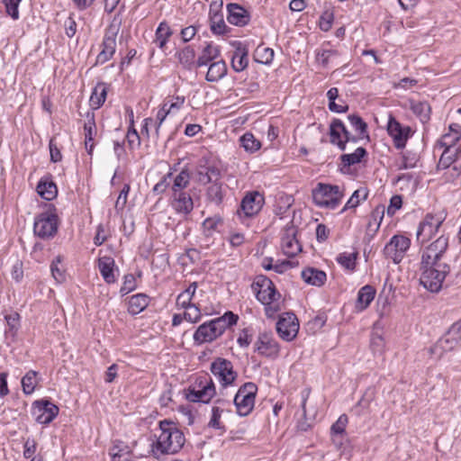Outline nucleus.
Wrapping results in <instances>:
<instances>
[{
  "label": "nucleus",
  "instance_id": "1",
  "mask_svg": "<svg viewBox=\"0 0 461 461\" xmlns=\"http://www.w3.org/2000/svg\"><path fill=\"white\" fill-rule=\"evenodd\" d=\"M448 238L441 235L420 251V282L429 291L438 293L442 287L450 266L446 262Z\"/></svg>",
  "mask_w": 461,
  "mask_h": 461
},
{
  "label": "nucleus",
  "instance_id": "2",
  "mask_svg": "<svg viewBox=\"0 0 461 461\" xmlns=\"http://www.w3.org/2000/svg\"><path fill=\"white\" fill-rule=\"evenodd\" d=\"M160 434L158 436L156 442L151 444V452L157 457L158 453L176 454L184 446L185 438L184 433L169 420L159 421Z\"/></svg>",
  "mask_w": 461,
  "mask_h": 461
},
{
  "label": "nucleus",
  "instance_id": "3",
  "mask_svg": "<svg viewBox=\"0 0 461 461\" xmlns=\"http://www.w3.org/2000/svg\"><path fill=\"white\" fill-rule=\"evenodd\" d=\"M238 321L239 316L228 311L221 317L203 322L194 333V344L202 345L212 342L221 337L228 328L235 325Z\"/></svg>",
  "mask_w": 461,
  "mask_h": 461
},
{
  "label": "nucleus",
  "instance_id": "4",
  "mask_svg": "<svg viewBox=\"0 0 461 461\" xmlns=\"http://www.w3.org/2000/svg\"><path fill=\"white\" fill-rule=\"evenodd\" d=\"M59 217L53 204H48L47 210L35 217L33 232L41 239L53 238L58 232Z\"/></svg>",
  "mask_w": 461,
  "mask_h": 461
},
{
  "label": "nucleus",
  "instance_id": "5",
  "mask_svg": "<svg viewBox=\"0 0 461 461\" xmlns=\"http://www.w3.org/2000/svg\"><path fill=\"white\" fill-rule=\"evenodd\" d=\"M343 193L339 185L318 183L312 190V199L319 207L336 209L341 202Z\"/></svg>",
  "mask_w": 461,
  "mask_h": 461
},
{
  "label": "nucleus",
  "instance_id": "6",
  "mask_svg": "<svg viewBox=\"0 0 461 461\" xmlns=\"http://www.w3.org/2000/svg\"><path fill=\"white\" fill-rule=\"evenodd\" d=\"M185 398L191 402L209 403L216 394L213 381L206 376L196 378L194 384L185 390Z\"/></svg>",
  "mask_w": 461,
  "mask_h": 461
},
{
  "label": "nucleus",
  "instance_id": "7",
  "mask_svg": "<svg viewBox=\"0 0 461 461\" xmlns=\"http://www.w3.org/2000/svg\"><path fill=\"white\" fill-rule=\"evenodd\" d=\"M257 393L258 386L253 382H247L239 388L233 399L238 415L245 417L253 411Z\"/></svg>",
  "mask_w": 461,
  "mask_h": 461
},
{
  "label": "nucleus",
  "instance_id": "8",
  "mask_svg": "<svg viewBox=\"0 0 461 461\" xmlns=\"http://www.w3.org/2000/svg\"><path fill=\"white\" fill-rule=\"evenodd\" d=\"M251 287L256 294L257 300L262 304L273 303L281 297L272 280L264 275L257 276Z\"/></svg>",
  "mask_w": 461,
  "mask_h": 461
},
{
  "label": "nucleus",
  "instance_id": "9",
  "mask_svg": "<svg viewBox=\"0 0 461 461\" xmlns=\"http://www.w3.org/2000/svg\"><path fill=\"white\" fill-rule=\"evenodd\" d=\"M210 370L223 388L232 385L238 378L232 362L226 358H215L211 364Z\"/></svg>",
  "mask_w": 461,
  "mask_h": 461
},
{
  "label": "nucleus",
  "instance_id": "10",
  "mask_svg": "<svg viewBox=\"0 0 461 461\" xmlns=\"http://www.w3.org/2000/svg\"><path fill=\"white\" fill-rule=\"evenodd\" d=\"M59 408L49 399L34 401L32 405V414L36 422L48 425L59 415Z\"/></svg>",
  "mask_w": 461,
  "mask_h": 461
},
{
  "label": "nucleus",
  "instance_id": "11",
  "mask_svg": "<svg viewBox=\"0 0 461 461\" xmlns=\"http://www.w3.org/2000/svg\"><path fill=\"white\" fill-rule=\"evenodd\" d=\"M411 240L403 235H394L384 249V255L386 258L393 260L394 264H399L406 251L410 249Z\"/></svg>",
  "mask_w": 461,
  "mask_h": 461
},
{
  "label": "nucleus",
  "instance_id": "12",
  "mask_svg": "<svg viewBox=\"0 0 461 461\" xmlns=\"http://www.w3.org/2000/svg\"><path fill=\"white\" fill-rule=\"evenodd\" d=\"M119 32V26L111 24L104 32L103 42L101 44L102 50L96 57L95 65H103L109 61L115 53L116 38Z\"/></svg>",
  "mask_w": 461,
  "mask_h": 461
},
{
  "label": "nucleus",
  "instance_id": "13",
  "mask_svg": "<svg viewBox=\"0 0 461 461\" xmlns=\"http://www.w3.org/2000/svg\"><path fill=\"white\" fill-rule=\"evenodd\" d=\"M276 332L285 341H292L299 330V321L293 312H285L280 315L276 322Z\"/></svg>",
  "mask_w": 461,
  "mask_h": 461
},
{
  "label": "nucleus",
  "instance_id": "14",
  "mask_svg": "<svg viewBox=\"0 0 461 461\" xmlns=\"http://www.w3.org/2000/svg\"><path fill=\"white\" fill-rule=\"evenodd\" d=\"M386 129L389 136L393 138L394 147L398 149H403L411 137V127L402 125L393 114H389Z\"/></svg>",
  "mask_w": 461,
  "mask_h": 461
},
{
  "label": "nucleus",
  "instance_id": "15",
  "mask_svg": "<svg viewBox=\"0 0 461 461\" xmlns=\"http://www.w3.org/2000/svg\"><path fill=\"white\" fill-rule=\"evenodd\" d=\"M297 228L291 221L282 230L281 247L285 255L289 258L296 256L302 247L296 239Z\"/></svg>",
  "mask_w": 461,
  "mask_h": 461
},
{
  "label": "nucleus",
  "instance_id": "16",
  "mask_svg": "<svg viewBox=\"0 0 461 461\" xmlns=\"http://www.w3.org/2000/svg\"><path fill=\"white\" fill-rule=\"evenodd\" d=\"M442 221L440 217L428 213L419 224L416 233L418 242L423 244L429 240L438 232Z\"/></svg>",
  "mask_w": 461,
  "mask_h": 461
},
{
  "label": "nucleus",
  "instance_id": "17",
  "mask_svg": "<svg viewBox=\"0 0 461 461\" xmlns=\"http://www.w3.org/2000/svg\"><path fill=\"white\" fill-rule=\"evenodd\" d=\"M265 203L264 195L258 192H249L241 200L238 212H243L246 217H252L258 214Z\"/></svg>",
  "mask_w": 461,
  "mask_h": 461
},
{
  "label": "nucleus",
  "instance_id": "18",
  "mask_svg": "<svg viewBox=\"0 0 461 461\" xmlns=\"http://www.w3.org/2000/svg\"><path fill=\"white\" fill-rule=\"evenodd\" d=\"M255 351L263 357L276 358L279 355L280 347L271 333L264 332L258 337L255 343Z\"/></svg>",
  "mask_w": 461,
  "mask_h": 461
},
{
  "label": "nucleus",
  "instance_id": "19",
  "mask_svg": "<svg viewBox=\"0 0 461 461\" xmlns=\"http://www.w3.org/2000/svg\"><path fill=\"white\" fill-rule=\"evenodd\" d=\"M171 205L177 213L188 215L194 209V201L185 191L174 192L171 195Z\"/></svg>",
  "mask_w": 461,
  "mask_h": 461
},
{
  "label": "nucleus",
  "instance_id": "20",
  "mask_svg": "<svg viewBox=\"0 0 461 461\" xmlns=\"http://www.w3.org/2000/svg\"><path fill=\"white\" fill-rule=\"evenodd\" d=\"M227 12V20L230 24L243 27L250 22L249 12L239 4H228Z\"/></svg>",
  "mask_w": 461,
  "mask_h": 461
},
{
  "label": "nucleus",
  "instance_id": "21",
  "mask_svg": "<svg viewBox=\"0 0 461 461\" xmlns=\"http://www.w3.org/2000/svg\"><path fill=\"white\" fill-rule=\"evenodd\" d=\"M349 131L340 119H333L330 124L329 134L331 144L336 145L340 150H345L342 139L349 135Z\"/></svg>",
  "mask_w": 461,
  "mask_h": 461
},
{
  "label": "nucleus",
  "instance_id": "22",
  "mask_svg": "<svg viewBox=\"0 0 461 461\" xmlns=\"http://www.w3.org/2000/svg\"><path fill=\"white\" fill-rule=\"evenodd\" d=\"M225 187H227V185H225L221 181H213L211 183L210 185L206 188V201L218 207L221 206L226 194Z\"/></svg>",
  "mask_w": 461,
  "mask_h": 461
},
{
  "label": "nucleus",
  "instance_id": "23",
  "mask_svg": "<svg viewBox=\"0 0 461 461\" xmlns=\"http://www.w3.org/2000/svg\"><path fill=\"white\" fill-rule=\"evenodd\" d=\"M233 45L236 49L231 59V68L236 72H241L249 65V50L240 41H234Z\"/></svg>",
  "mask_w": 461,
  "mask_h": 461
},
{
  "label": "nucleus",
  "instance_id": "24",
  "mask_svg": "<svg viewBox=\"0 0 461 461\" xmlns=\"http://www.w3.org/2000/svg\"><path fill=\"white\" fill-rule=\"evenodd\" d=\"M459 341L456 340L453 337L449 336L447 332L440 338L437 343L430 348L429 351L431 355H438L440 357L444 352L453 350Z\"/></svg>",
  "mask_w": 461,
  "mask_h": 461
},
{
  "label": "nucleus",
  "instance_id": "25",
  "mask_svg": "<svg viewBox=\"0 0 461 461\" xmlns=\"http://www.w3.org/2000/svg\"><path fill=\"white\" fill-rule=\"evenodd\" d=\"M301 276L305 283L315 286L323 285L327 279V276L324 271L314 267H307L303 269Z\"/></svg>",
  "mask_w": 461,
  "mask_h": 461
},
{
  "label": "nucleus",
  "instance_id": "26",
  "mask_svg": "<svg viewBox=\"0 0 461 461\" xmlns=\"http://www.w3.org/2000/svg\"><path fill=\"white\" fill-rule=\"evenodd\" d=\"M37 193L46 201H51L58 194L56 184L50 177H42L37 185Z\"/></svg>",
  "mask_w": 461,
  "mask_h": 461
},
{
  "label": "nucleus",
  "instance_id": "27",
  "mask_svg": "<svg viewBox=\"0 0 461 461\" xmlns=\"http://www.w3.org/2000/svg\"><path fill=\"white\" fill-rule=\"evenodd\" d=\"M150 298L146 294H137L129 298L128 312L131 315H137L143 312L149 305Z\"/></svg>",
  "mask_w": 461,
  "mask_h": 461
},
{
  "label": "nucleus",
  "instance_id": "28",
  "mask_svg": "<svg viewBox=\"0 0 461 461\" xmlns=\"http://www.w3.org/2000/svg\"><path fill=\"white\" fill-rule=\"evenodd\" d=\"M221 50L219 46L213 45L212 42L207 43L196 60V67L201 68L211 64L214 59L219 58Z\"/></svg>",
  "mask_w": 461,
  "mask_h": 461
},
{
  "label": "nucleus",
  "instance_id": "29",
  "mask_svg": "<svg viewBox=\"0 0 461 461\" xmlns=\"http://www.w3.org/2000/svg\"><path fill=\"white\" fill-rule=\"evenodd\" d=\"M384 214V206L377 205L371 212L366 225V236L373 238L380 228Z\"/></svg>",
  "mask_w": 461,
  "mask_h": 461
},
{
  "label": "nucleus",
  "instance_id": "30",
  "mask_svg": "<svg viewBox=\"0 0 461 461\" xmlns=\"http://www.w3.org/2000/svg\"><path fill=\"white\" fill-rule=\"evenodd\" d=\"M375 295V289L366 285L363 287H361L357 293V298L356 303V308L358 311H363L366 309L371 302L374 300Z\"/></svg>",
  "mask_w": 461,
  "mask_h": 461
},
{
  "label": "nucleus",
  "instance_id": "31",
  "mask_svg": "<svg viewBox=\"0 0 461 461\" xmlns=\"http://www.w3.org/2000/svg\"><path fill=\"white\" fill-rule=\"evenodd\" d=\"M227 74V65L223 59L213 61L209 65L205 79L208 82H217Z\"/></svg>",
  "mask_w": 461,
  "mask_h": 461
},
{
  "label": "nucleus",
  "instance_id": "32",
  "mask_svg": "<svg viewBox=\"0 0 461 461\" xmlns=\"http://www.w3.org/2000/svg\"><path fill=\"white\" fill-rule=\"evenodd\" d=\"M114 260L110 257H105L99 259L98 268L104 278V280L107 284H113L116 281L114 271Z\"/></svg>",
  "mask_w": 461,
  "mask_h": 461
},
{
  "label": "nucleus",
  "instance_id": "33",
  "mask_svg": "<svg viewBox=\"0 0 461 461\" xmlns=\"http://www.w3.org/2000/svg\"><path fill=\"white\" fill-rule=\"evenodd\" d=\"M107 85L104 82H100L95 86L89 100L93 109H98L104 104L107 95Z\"/></svg>",
  "mask_w": 461,
  "mask_h": 461
},
{
  "label": "nucleus",
  "instance_id": "34",
  "mask_svg": "<svg viewBox=\"0 0 461 461\" xmlns=\"http://www.w3.org/2000/svg\"><path fill=\"white\" fill-rule=\"evenodd\" d=\"M410 108L423 124L430 120L431 107L428 102H411Z\"/></svg>",
  "mask_w": 461,
  "mask_h": 461
},
{
  "label": "nucleus",
  "instance_id": "35",
  "mask_svg": "<svg viewBox=\"0 0 461 461\" xmlns=\"http://www.w3.org/2000/svg\"><path fill=\"white\" fill-rule=\"evenodd\" d=\"M195 51L193 47L186 46L181 51L177 53V59L180 64L185 69L192 70L196 67V61H194Z\"/></svg>",
  "mask_w": 461,
  "mask_h": 461
},
{
  "label": "nucleus",
  "instance_id": "36",
  "mask_svg": "<svg viewBox=\"0 0 461 461\" xmlns=\"http://www.w3.org/2000/svg\"><path fill=\"white\" fill-rule=\"evenodd\" d=\"M85 130V145L86 149L89 155H92L94 149V136L95 135V115L92 113L91 117L88 119V122L84 125Z\"/></svg>",
  "mask_w": 461,
  "mask_h": 461
},
{
  "label": "nucleus",
  "instance_id": "37",
  "mask_svg": "<svg viewBox=\"0 0 461 461\" xmlns=\"http://www.w3.org/2000/svg\"><path fill=\"white\" fill-rule=\"evenodd\" d=\"M172 193L185 191V189L189 185L191 180L189 170L187 168H183L175 177L172 176Z\"/></svg>",
  "mask_w": 461,
  "mask_h": 461
},
{
  "label": "nucleus",
  "instance_id": "38",
  "mask_svg": "<svg viewBox=\"0 0 461 461\" xmlns=\"http://www.w3.org/2000/svg\"><path fill=\"white\" fill-rule=\"evenodd\" d=\"M367 154L364 147H358L353 153L342 154L340 156V161L344 167H350L360 163L364 158L367 157Z\"/></svg>",
  "mask_w": 461,
  "mask_h": 461
},
{
  "label": "nucleus",
  "instance_id": "39",
  "mask_svg": "<svg viewBox=\"0 0 461 461\" xmlns=\"http://www.w3.org/2000/svg\"><path fill=\"white\" fill-rule=\"evenodd\" d=\"M38 372L34 370L28 371L22 378V388L23 392L26 395L32 394L38 384Z\"/></svg>",
  "mask_w": 461,
  "mask_h": 461
},
{
  "label": "nucleus",
  "instance_id": "40",
  "mask_svg": "<svg viewBox=\"0 0 461 461\" xmlns=\"http://www.w3.org/2000/svg\"><path fill=\"white\" fill-rule=\"evenodd\" d=\"M131 450L128 446H123L122 442L114 445L110 449L112 461H131Z\"/></svg>",
  "mask_w": 461,
  "mask_h": 461
},
{
  "label": "nucleus",
  "instance_id": "41",
  "mask_svg": "<svg viewBox=\"0 0 461 461\" xmlns=\"http://www.w3.org/2000/svg\"><path fill=\"white\" fill-rule=\"evenodd\" d=\"M240 143L248 152L253 153L261 148V142L251 132H246L240 138Z\"/></svg>",
  "mask_w": 461,
  "mask_h": 461
},
{
  "label": "nucleus",
  "instance_id": "42",
  "mask_svg": "<svg viewBox=\"0 0 461 461\" xmlns=\"http://www.w3.org/2000/svg\"><path fill=\"white\" fill-rule=\"evenodd\" d=\"M172 35V31L166 22H161L156 31V43L159 49H163L168 38Z\"/></svg>",
  "mask_w": 461,
  "mask_h": 461
},
{
  "label": "nucleus",
  "instance_id": "43",
  "mask_svg": "<svg viewBox=\"0 0 461 461\" xmlns=\"http://www.w3.org/2000/svg\"><path fill=\"white\" fill-rule=\"evenodd\" d=\"M210 29L213 34L224 35L230 32V28L225 24L223 14L210 17Z\"/></svg>",
  "mask_w": 461,
  "mask_h": 461
},
{
  "label": "nucleus",
  "instance_id": "44",
  "mask_svg": "<svg viewBox=\"0 0 461 461\" xmlns=\"http://www.w3.org/2000/svg\"><path fill=\"white\" fill-rule=\"evenodd\" d=\"M223 410L220 406H213L212 409V416L208 422V427L220 430L221 434L226 432V427L221 422V417Z\"/></svg>",
  "mask_w": 461,
  "mask_h": 461
},
{
  "label": "nucleus",
  "instance_id": "45",
  "mask_svg": "<svg viewBox=\"0 0 461 461\" xmlns=\"http://www.w3.org/2000/svg\"><path fill=\"white\" fill-rule=\"evenodd\" d=\"M348 120L355 131L360 134V136H366V139H369L367 123L358 114H349L348 116Z\"/></svg>",
  "mask_w": 461,
  "mask_h": 461
},
{
  "label": "nucleus",
  "instance_id": "46",
  "mask_svg": "<svg viewBox=\"0 0 461 461\" xmlns=\"http://www.w3.org/2000/svg\"><path fill=\"white\" fill-rule=\"evenodd\" d=\"M368 190L366 188H360L356 190L346 203L342 212H345L348 209L356 208L360 203V197L362 200H366Z\"/></svg>",
  "mask_w": 461,
  "mask_h": 461
},
{
  "label": "nucleus",
  "instance_id": "47",
  "mask_svg": "<svg viewBox=\"0 0 461 461\" xmlns=\"http://www.w3.org/2000/svg\"><path fill=\"white\" fill-rule=\"evenodd\" d=\"M5 319L8 327V329L5 331V336L6 338L8 336L14 338L18 330L20 315L17 312H14L12 314L5 315Z\"/></svg>",
  "mask_w": 461,
  "mask_h": 461
},
{
  "label": "nucleus",
  "instance_id": "48",
  "mask_svg": "<svg viewBox=\"0 0 461 461\" xmlns=\"http://www.w3.org/2000/svg\"><path fill=\"white\" fill-rule=\"evenodd\" d=\"M222 223V219L219 215L206 218L203 222V228L205 236L209 237L212 235V232L217 230L219 224Z\"/></svg>",
  "mask_w": 461,
  "mask_h": 461
},
{
  "label": "nucleus",
  "instance_id": "49",
  "mask_svg": "<svg viewBox=\"0 0 461 461\" xmlns=\"http://www.w3.org/2000/svg\"><path fill=\"white\" fill-rule=\"evenodd\" d=\"M348 422V418L346 414H341L337 421L332 424L330 433L333 437L343 436L345 434L346 427Z\"/></svg>",
  "mask_w": 461,
  "mask_h": 461
},
{
  "label": "nucleus",
  "instance_id": "50",
  "mask_svg": "<svg viewBox=\"0 0 461 461\" xmlns=\"http://www.w3.org/2000/svg\"><path fill=\"white\" fill-rule=\"evenodd\" d=\"M173 173L168 172L165 176L161 177V179L154 185L152 189V193L155 195L162 194L166 192V190L170 186L172 180Z\"/></svg>",
  "mask_w": 461,
  "mask_h": 461
},
{
  "label": "nucleus",
  "instance_id": "51",
  "mask_svg": "<svg viewBox=\"0 0 461 461\" xmlns=\"http://www.w3.org/2000/svg\"><path fill=\"white\" fill-rule=\"evenodd\" d=\"M357 253L347 254L341 253L338 256L337 261L343 267L348 270H354L356 267V260H357Z\"/></svg>",
  "mask_w": 461,
  "mask_h": 461
},
{
  "label": "nucleus",
  "instance_id": "52",
  "mask_svg": "<svg viewBox=\"0 0 461 461\" xmlns=\"http://www.w3.org/2000/svg\"><path fill=\"white\" fill-rule=\"evenodd\" d=\"M137 288V283L134 275L127 274L123 277V283L120 289V294L124 296Z\"/></svg>",
  "mask_w": 461,
  "mask_h": 461
},
{
  "label": "nucleus",
  "instance_id": "53",
  "mask_svg": "<svg viewBox=\"0 0 461 461\" xmlns=\"http://www.w3.org/2000/svg\"><path fill=\"white\" fill-rule=\"evenodd\" d=\"M456 154H453L448 149H444L438 163V168L449 167L456 161Z\"/></svg>",
  "mask_w": 461,
  "mask_h": 461
},
{
  "label": "nucleus",
  "instance_id": "54",
  "mask_svg": "<svg viewBox=\"0 0 461 461\" xmlns=\"http://www.w3.org/2000/svg\"><path fill=\"white\" fill-rule=\"evenodd\" d=\"M126 139L130 149H133L135 147H140V137L133 126V120L131 121V126L128 129Z\"/></svg>",
  "mask_w": 461,
  "mask_h": 461
},
{
  "label": "nucleus",
  "instance_id": "55",
  "mask_svg": "<svg viewBox=\"0 0 461 461\" xmlns=\"http://www.w3.org/2000/svg\"><path fill=\"white\" fill-rule=\"evenodd\" d=\"M339 53L336 50H322L321 52L317 53V60L321 62L323 68H327L329 66L330 60L333 57L339 56Z\"/></svg>",
  "mask_w": 461,
  "mask_h": 461
},
{
  "label": "nucleus",
  "instance_id": "56",
  "mask_svg": "<svg viewBox=\"0 0 461 461\" xmlns=\"http://www.w3.org/2000/svg\"><path fill=\"white\" fill-rule=\"evenodd\" d=\"M22 0H3L5 11L14 20L19 19L18 6Z\"/></svg>",
  "mask_w": 461,
  "mask_h": 461
},
{
  "label": "nucleus",
  "instance_id": "57",
  "mask_svg": "<svg viewBox=\"0 0 461 461\" xmlns=\"http://www.w3.org/2000/svg\"><path fill=\"white\" fill-rule=\"evenodd\" d=\"M206 169L207 182L212 183L213 181H220L221 177V169L214 164H204Z\"/></svg>",
  "mask_w": 461,
  "mask_h": 461
},
{
  "label": "nucleus",
  "instance_id": "58",
  "mask_svg": "<svg viewBox=\"0 0 461 461\" xmlns=\"http://www.w3.org/2000/svg\"><path fill=\"white\" fill-rule=\"evenodd\" d=\"M37 442L34 438H28L23 443V457L26 459L33 458L37 450Z\"/></svg>",
  "mask_w": 461,
  "mask_h": 461
},
{
  "label": "nucleus",
  "instance_id": "59",
  "mask_svg": "<svg viewBox=\"0 0 461 461\" xmlns=\"http://www.w3.org/2000/svg\"><path fill=\"white\" fill-rule=\"evenodd\" d=\"M60 257H57L50 266L51 274L58 283H62L66 279L65 271L59 267V264H60Z\"/></svg>",
  "mask_w": 461,
  "mask_h": 461
},
{
  "label": "nucleus",
  "instance_id": "60",
  "mask_svg": "<svg viewBox=\"0 0 461 461\" xmlns=\"http://www.w3.org/2000/svg\"><path fill=\"white\" fill-rule=\"evenodd\" d=\"M327 321V315L325 313H320L316 315L312 320L308 321L307 326L313 332L320 330Z\"/></svg>",
  "mask_w": 461,
  "mask_h": 461
},
{
  "label": "nucleus",
  "instance_id": "61",
  "mask_svg": "<svg viewBox=\"0 0 461 461\" xmlns=\"http://www.w3.org/2000/svg\"><path fill=\"white\" fill-rule=\"evenodd\" d=\"M169 113H170V108L167 107V104H164L163 106L161 107V109H159L158 111L157 116H156V121H155V124H156L155 133H156L157 137H158L159 129H160L161 124L163 123V122L165 121L166 117L167 116V114Z\"/></svg>",
  "mask_w": 461,
  "mask_h": 461
},
{
  "label": "nucleus",
  "instance_id": "62",
  "mask_svg": "<svg viewBox=\"0 0 461 461\" xmlns=\"http://www.w3.org/2000/svg\"><path fill=\"white\" fill-rule=\"evenodd\" d=\"M457 141L459 140L456 138H455L451 133L446 132L438 140L437 146H438L439 148L450 149L453 146L456 144Z\"/></svg>",
  "mask_w": 461,
  "mask_h": 461
},
{
  "label": "nucleus",
  "instance_id": "63",
  "mask_svg": "<svg viewBox=\"0 0 461 461\" xmlns=\"http://www.w3.org/2000/svg\"><path fill=\"white\" fill-rule=\"evenodd\" d=\"M402 198L401 195L395 194L393 195L390 199L389 206L387 207V214L389 216H393L395 212L402 208Z\"/></svg>",
  "mask_w": 461,
  "mask_h": 461
},
{
  "label": "nucleus",
  "instance_id": "64",
  "mask_svg": "<svg viewBox=\"0 0 461 461\" xmlns=\"http://www.w3.org/2000/svg\"><path fill=\"white\" fill-rule=\"evenodd\" d=\"M131 190L130 184H124L115 203L116 209H123L127 203V197Z\"/></svg>",
  "mask_w": 461,
  "mask_h": 461
}]
</instances>
